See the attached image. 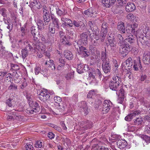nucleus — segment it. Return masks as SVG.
Returning <instances> with one entry per match:
<instances>
[{"instance_id":"obj_1","label":"nucleus","mask_w":150,"mask_h":150,"mask_svg":"<svg viewBox=\"0 0 150 150\" xmlns=\"http://www.w3.org/2000/svg\"><path fill=\"white\" fill-rule=\"evenodd\" d=\"M107 56L106 50L105 47V51L101 52V59L102 62V69L105 73L110 72L111 67L110 61Z\"/></svg>"},{"instance_id":"obj_2","label":"nucleus","mask_w":150,"mask_h":150,"mask_svg":"<svg viewBox=\"0 0 150 150\" xmlns=\"http://www.w3.org/2000/svg\"><path fill=\"white\" fill-rule=\"evenodd\" d=\"M119 48V55L122 58L126 57L128 52L132 51L133 47L131 45L125 43V45L120 46Z\"/></svg>"},{"instance_id":"obj_3","label":"nucleus","mask_w":150,"mask_h":150,"mask_svg":"<svg viewBox=\"0 0 150 150\" xmlns=\"http://www.w3.org/2000/svg\"><path fill=\"white\" fill-rule=\"evenodd\" d=\"M88 32H90L88 30L87 32H83L80 35V38L78 41H75L74 43L77 45H86L88 43Z\"/></svg>"},{"instance_id":"obj_4","label":"nucleus","mask_w":150,"mask_h":150,"mask_svg":"<svg viewBox=\"0 0 150 150\" xmlns=\"http://www.w3.org/2000/svg\"><path fill=\"white\" fill-rule=\"evenodd\" d=\"M75 48L77 49V51L79 54L82 55L84 57H86L90 55V53L88 50L82 45H77L74 43Z\"/></svg>"},{"instance_id":"obj_5","label":"nucleus","mask_w":150,"mask_h":150,"mask_svg":"<svg viewBox=\"0 0 150 150\" xmlns=\"http://www.w3.org/2000/svg\"><path fill=\"white\" fill-rule=\"evenodd\" d=\"M101 21V20L99 19H97L92 21H89L88 22V25L90 27L91 29L93 32V34L99 33V29L97 25L98 23Z\"/></svg>"},{"instance_id":"obj_6","label":"nucleus","mask_w":150,"mask_h":150,"mask_svg":"<svg viewBox=\"0 0 150 150\" xmlns=\"http://www.w3.org/2000/svg\"><path fill=\"white\" fill-rule=\"evenodd\" d=\"M99 13L98 9L95 7H91L84 11V14L90 17H96Z\"/></svg>"},{"instance_id":"obj_7","label":"nucleus","mask_w":150,"mask_h":150,"mask_svg":"<svg viewBox=\"0 0 150 150\" xmlns=\"http://www.w3.org/2000/svg\"><path fill=\"white\" fill-rule=\"evenodd\" d=\"M143 33L145 34V35L144 36V35L141 36L137 39V41L138 43L140 42L142 45L144 44V43L146 42V41L147 40L148 36L147 35L148 34H147L148 33H149V27L147 26H145L144 29H143V30L142 31Z\"/></svg>"},{"instance_id":"obj_8","label":"nucleus","mask_w":150,"mask_h":150,"mask_svg":"<svg viewBox=\"0 0 150 150\" xmlns=\"http://www.w3.org/2000/svg\"><path fill=\"white\" fill-rule=\"evenodd\" d=\"M32 108L30 109L27 110L26 112L29 114H34V112L36 113L38 112L40 110V106L38 103L36 102H33L32 104L30 105Z\"/></svg>"},{"instance_id":"obj_9","label":"nucleus","mask_w":150,"mask_h":150,"mask_svg":"<svg viewBox=\"0 0 150 150\" xmlns=\"http://www.w3.org/2000/svg\"><path fill=\"white\" fill-rule=\"evenodd\" d=\"M112 103L110 101L105 100L102 107V112L103 114L107 113L112 107Z\"/></svg>"},{"instance_id":"obj_10","label":"nucleus","mask_w":150,"mask_h":150,"mask_svg":"<svg viewBox=\"0 0 150 150\" xmlns=\"http://www.w3.org/2000/svg\"><path fill=\"white\" fill-rule=\"evenodd\" d=\"M132 60L131 57L126 60L122 64V66L124 67V69L127 70H129L132 68Z\"/></svg>"},{"instance_id":"obj_11","label":"nucleus","mask_w":150,"mask_h":150,"mask_svg":"<svg viewBox=\"0 0 150 150\" xmlns=\"http://www.w3.org/2000/svg\"><path fill=\"white\" fill-rule=\"evenodd\" d=\"M38 98L39 99L43 102L47 101L50 99V96L46 92H44L43 91H41L38 95Z\"/></svg>"},{"instance_id":"obj_12","label":"nucleus","mask_w":150,"mask_h":150,"mask_svg":"<svg viewBox=\"0 0 150 150\" xmlns=\"http://www.w3.org/2000/svg\"><path fill=\"white\" fill-rule=\"evenodd\" d=\"M50 17L53 25L52 26L55 27V28L59 29L60 23L59 22V19L56 16H53L51 15Z\"/></svg>"},{"instance_id":"obj_13","label":"nucleus","mask_w":150,"mask_h":150,"mask_svg":"<svg viewBox=\"0 0 150 150\" xmlns=\"http://www.w3.org/2000/svg\"><path fill=\"white\" fill-rule=\"evenodd\" d=\"M33 36V39L32 42V45L33 47H34L35 48H36L38 50L40 49L42 50L41 47V45H42V44L41 43H40L39 39L35 37V36Z\"/></svg>"},{"instance_id":"obj_14","label":"nucleus","mask_w":150,"mask_h":150,"mask_svg":"<svg viewBox=\"0 0 150 150\" xmlns=\"http://www.w3.org/2000/svg\"><path fill=\"white\" fill-rule=\"evenodd\" d=\"M140 112L139 110L135 111L132 113H130L126 116L125 117V120L126 121H130L134 117H135L137 115L139 114Z\"/></svg>"},{"instance_id":"obj_15","label":"nucleus","mask_w":150,"mask_h":150,"mask_svg":"<svg viewBox=\"0 0 150 150\" xmlns=\"http://www.w3.org/2000/svg\"><path fill=\"white\" fill-rule=\"evenodd\" d=\"M88 66L82 63H80L77 65V71L79 74H81L84 71L87 70Z\"/></svg>"},{"instance_id":"obj_16","label":"nucleus","mask_w":150,"mask_h":150,"mask_svg":"<svg viewBox=\"0 0 150 150\" xmlns=\"http://www.w3.org/2000/svg\"><path fill=\"white\" fill-rule=\"evenodd\" d=\"M143 61L145 64H148L150 63V53L148 52H145L143 55Z\"/></svg>"},{"instance_id":"obj_17","label":"nucleus","mask_w":150,"mask_h":150,"mask_svg":"<svg viewBox=\"0 0 150 150\" xmlns=\"http://www.w3.org/2000/svg\"><path fill=\"white\" fill-rule=\"evenodd\" d=\"M136 8V7L134 4L131 2H129L127 3L125 9L127 12H130L134 11Z\"/></svg>"},{"instance_id":"obj_18","label":"nucleus","mask_w":150,"mask_h":150,"mask_svg":"<svg viewBox=\"0 0 150 150\" xmlns=\"http://www.w3.org/2000/svg\"><path fill=\"white\" fill-rule=\"evenodd\" d=\"M119 85L114 82L112 80L109 83V87L110 89L112 91H117L119 89Z\"/></svg>"},{"instance_id":"obj_19","label":"nucleus","mask_w":150,"mask_h":150,"mask_svg":"<svg viewBox=\"0 0 150 150\" xmlns=\"http://www.w3.org/2000/svg\"><path fill=\"white\" fill-rule=\"evenodd\" d=\"M117 29L121 32V33L125 34V29L124 23L122 21L118 23Z\"/></svg>"},{"instance_id":"obj_20","label":"nucleus","mask_w":150,"mask_h":150,"mask_svg":"<svg viewBox=\"0 0 150 150\" xmlns=\"http://www.w3.org/2000/svg\"><path fill=\"white\" fill-rule=\"evenodd\" d=\"M98 33H96V34H93V35L92 36L91 35V34H90L89 36L90 38L91 39H93V38H94L95 40L93 41V44L94 45L96 46H98L100 42H99L98 41L99 40V38L98 37Z\"/></svg>"},{"instance_id":"obj_21","label":"nucleus","mask_w":150,"mask_h":150,"mask_svg":"<svg viewBox=\"0 0 150 150\" xmlns=\"http://www.w3.org/2000/svg\"><path fill=\"white\" fill-rule=\"evenodd\" d=\"M63 54L64 57L68 60H72L73 58V55L72 52L68 50H65Z\"/></svg>"},{"instance_id":"obj_22","label":"nucleus","mask_w":150,"mask_h":150,"mask_svg":"<svg viewBox=\"0 0 150 150\" xmlns=\"http://www.w3.org/2000/svg\"><path fill=\"white\" fill-rule=\"evenodd\" d=\"M109 25L106 22H104L101 26V32L105 34H106L108 30Z\"/></svg>"},{"instance_id":"obj_23","label":"nucleus","mask_w":150,"mask_h":150,"mask_svg":"<svg viewBox=\"0 0 150 150\" xmlns=\"http://www.w3.org/2000/svg\"><path fill=\"white\" fill-rule=\"evenodd\" d=\"M9 114L12 115L13 117H16V120H20L22 119L21 115H19L17 112L15 110H11Z\"/></svg>"},{"instance_id":"obj_24","label":"nucleus","mask_w":150,"mask_h":150,"mask_svg":"<svg viewBox=\"0 0 150 150\" xmlns=\"http://www.w3.org/2000/svg\"><path fill=\"white\" fill-rule=\"evenodd\" d=\"M103 1H104V6L107 8L113 5L116 2V0H103Z\"/></svg>"},{"instance_id":"obj_25","label":"nucleus","mask_w":150,"mask_h":150,"mask_svg":"<svg viewBox=\"0 0 150 150\" xmlns=\"http://www.w3.org/2000/svg\"><path fill=\"white\" fill-rule=\"evenodd\" d=\"M61 20L62 21L67 24L70 28H72V21L70 19L66 18L65 17H62L61 18Z\"/></svg>"},{"instance_id":"obj_26","label":"nucleus","mask_w":150,"mask_h":150,"mask_svg":"<svg viewBox=\"0 0 150 150\" xmlns=\"http://www.w3.org/2000/svg\"><path fill=\"white\" fill-rule=\"evenodd\" d=\"M112 79L113 80L112 81L114 82L117 83L119 86L120 85V84L122 82V79L120 75L116 74L114 76L112 77Z\"/></svg>"},{"instance_id":"obj_27","label":"nucleus","mask_w":150,"mask_h":150,"mask_svg":"<svg viewBox=\"0 0 150 150\" xmlns=\"http://www.w3.org/2000/svg\"><path fill=\"white\" fill-rule=\"evenodd\" d=\"M39 30L35 26H33L31 27L30 29V31L33 36H35L36 34H38L39 35L38 37H40V35L38 33Z\"/></svg>"},{"instance_id":"obj_28","label":"nucleus","mask_w":150,"mask_h":150,"mask_svg":"<svg viewBox=\"0 0 150 150\" xmlns=\"http://www.w3.org/2000/svg\"><path fill=\"white\" fill-rule=\"evenodd\" d=\"M133 67L134 70L135 71L138 70L139 68H140V69L142 70V67L140 61L138 60L137 62L135 60H134Z\"/></svg>"},{"instance_id":"obj_29","label":"nucleus","mask_w":150,"mask_h":150,"mask_svg":"<svg viewBox=\"0 0 150 150\" xmlns=\"http://www.w3.org/2000/svg\"><path fill=\"white\" fill-rule=\"evenodd\" d=\"M118 144L119 146V149H122L125 147L127 145V143L126 141L123 140H118Z\"/></svg>"},{"instance_id":"obj_30","label":"nucleus","mask_w":150,"mask_h":150,"mask_svg":"<svg viewBox=\"0 0 150 150\" xmlns=\"http://www.w3.org/2000/svg\"><path fill=\"white\" fill-rule=\"evenodd\" d=\"M36 23L38 26V28L40 30H43L44 28V25H45L43 21L40 19L37 20Z\"/></svg>"},{"instance_id":"obj_31","label":"nucleus","mask_w":150,"mask_h":150,"mask_svg":"<svg viewBox=\"0 0 150 150\" xmlns=\"http://www.w3.org/2000/svg\"><path fill=\"white\" fill-rule=\"evenodd\" d=\"M59 35L61 43L62 42V41L67 39V37L65 35V33L63 30H61L59 32Z\"/></svg>"},{"instance_id":"obj_32","label":"nucleus","mask_w":150,"mask_h":150,"mask_svg":"<svg viewBox=\"0 0 150 150\" xmlns=\"http://www.w3.org/2000/svg\"><path fill=\"white\" fill-rule=\"evenodd\" d=\"M6 104L9 107H11L15 106L16 105V102L13 99L9 98L6 100Z\"/></svg>"},{"instance_id":"obj_33","label":"nucleus","mask_w":150,"mask_h":150,"mask_svg":"<svg viewBox=\"0 0 150 150\" xmlns=\"http://www.w3.org/2000/svg\"><path fill=\"white\" fill-rule=\"evenodd\" d=\"M117 39L118 41V43L120 46L124 45L125 43V40H124V38L121 34H118L117 35Z\"/></svg>"},{"instance_id":"obj_34","label":"nucleus","mask_w":150,"mask_h":150,"mask_svg":"<svg viewBox=\"0 0 150 150\" xmlns=\"http://www.w3.org/2000/svg\"><path fill=\"white\" fill-rule=\"evenodd\" d=\"M142 118L141 117H137L134 120V125H141L143 122Z\"/></svg>"},{"instance_id":"obj_35","label":"nucleus","mask_w":150,"mask_h":150,"mask_svg":"<svg viewBox=\"0 0 150 150\" xmlns=\"http://www.w3.org/2000/svg\"><path fill=\"white\" fill-rule=\"evenodd\" d=\"M133 29V28H132V27L130 25H129L126 28L125 33V34H126L127 35H129L131 33H134Z\"/></svg>"},{"instance_id":"obj_36","label":"nucleus","mask_w":150,"mask_h":150,"mask_svg":"<svg viewBox=\"0 0 150 150\" xmlns=\"http://www.w3.org/2000/svg\"><path fill=\"white\" fill-rule=\"evenodd\" d=\"M59 29H57L55 28L52 26L51 27H49V30L50 36H54L55 31H58Z\"/></svg>"},{"instance_id":"obj_37","label":"nucleus","mask_w":150,"mask_h":150,"mask_svg":"<svg viewBox=\"0 0 150 150\" xmlns=\"http://www.w3.org/2000/svg\"><path fill=\"white\" fill-rule=\"evenodd\" d=\"M28 54V50L23 48L21 50V55L23 59H25Z\"/></svg>"},{"instance_id":"obj_38","label":"nucleus","mask_w":150,"mask_h":150,"mask_svg":"<svg viewBox=\"0 0 150 150\" xmlns=\"http://www.w3.org/2000/svg\"><path fill=\"white\" fill-rule=\"evenodd\" d=\"M102 104V102L101 100H97L95 101V103L93 104L94 107L96 109L100 108V105Z\"/></svg>"},{"instance_id":"obj_39","label":"nucleus","mask_w":150,"mask_h":150,"mask_svg":"<svg viewBox=\"0 0 150 150\" xmlns=\"http://www.w3.org/2000/svg\"><path fill=\"white\" fill-rule=\"evenodd\" d=\"M135 41V39L133 38V36L132 37H129L125 39V40L124 45L125 43L128 44L127 42L129 43L130 44L133 43Z\"/></svg>"},{"instance_id":"obj_40","label":"nucleus","mask_w":150,"mask_h":150,"mask_svg":"<svg viewBox=\"0 0 150 150\" xmlns=\"http://www.w3.org/2000/svg\"><path fill=\"white\" fill-rule=\"evenodd\" d=\"M94 150H109V149L105 146L95 145L94 148Z\"/></svg>"},{"instance_id":"obj_41","label":"nucleus","mask_w":150,"mask_h":150,"mask_svg":"<svg viewBox=\"0 0 150 150\" xmlns=\"http://www.w3.org/2000/svg\"><path fill=\"white\" fill-rule=\"evenodd\" d=\"M106 35V34H105L101 32L100 35L99 34V33L98 34V38H99V42H103L104 41V39L105 38Z\"/></svg>"},{"instance_id":"obj_42","label":"nucleus","mask_w":150,"mask_h":150,"mask_svg":"<svg viewBox=\"0 0 150 150\" xmlns=\"http://www.w3.org/2000/svg\"><path fill=\"white\" fill-rule=\"evenodd\" d=\"M44 22L45 25H47L50 21L51 19L50 15L48 16H43Z\"/></svg>"},{"instance_id":"obj_43","label":"nucleus","mask_w":150,"mask_h":150,"mask_svg":"<svg viewBox=\"0 0 150 150\" xmlns=\"http://www.w3.org/2000/svg\"><path fill=\"white\" fill-rule=\"evenodd\" d=\"M82 21H77L76 20L73 21L72 22V27L73 26V25L76 27H79L80 26H81V25L82 23Z\"/></svg>"},{"instance_id":"obj_44","label":"nucleus","mask_w":150,"mask_h":150,"mask_svg":"<svg viewBox=\"0 0 150 150\" xmlns=\"http://www.w3.org/2000/svg\"><path fill=\"white\" fill-rule=\"evenodd\" d=\"M119 96L120 97L122 100H123L126 97V94L124 89L122 88H120L119 90Z\"/></svg>"},{"instance_id":"obj_45","label":"nucleus","mask_w":150,"mask_h":150,"mask_svg":"<svg viewBox=\"0 0 150 150\" xmlns=\"http://www.w3.org/2000/svg\"><path fill=\"white\" fill-rule=\"evenodd\" d=\"M95 71L96 74V76L98 77L100 80L103 79L104 76L102 74L100 70L98 69H97Z\"/></svg>"},{"instance_id":"obj_46","label":"nucleus","mask_w":150,"mask_h":150,"mask_svg":"<svg viewBox=\"0 0 150 150\" xmlns=\"http://www.w3.org/2000/svg\"><path fill=\"white\" fill-rule=\"evenodd\" d=\"M74 71H72L65 75V78L67 80H70L74 77Z\"/></svg>"},{"instance_id":"obj_47","label":"nucleus","mask_w":150,"mask_h":150,"mask_svg":"<svg viewBox=\"0 0 150 150\" xmlns=\"http://www.w3.org/2000/svg\"><path fill=\"white\" fill-rule=\"evenodd\" d=\"M43 16H48L50 15L49 11L47 10V8L45 6H42Z\"/></svg>"},{"instance_id":"obj_48","label":"nucleus","mask_w":150,"mask_h":150,"mask_svg":"<svg viewBox=\"0 0 150 150\" xmlns=\"http://www.w3.org/2000/svg\"><path fill=\"white\" fill-rule=\"evenodd\" d=\"M24 48L27 50H28V51H32L34 50H35L36 49L37 50V49L36 48H35L34 47H33V46H31L29 44H28L26 45Z\"/></svg>"},{"instance_id":"obj_49","label":"nucleus","mask_w":150,"mask_h":150,"mask_svg":"<svg viewBox=\"0 0 150 150\" xmlns=\"http://www.w3.org/2000/svg\"><path fill=\"white\" fill-rule=\"evenodd\" d=\"M56 9L57 14L59 16H61L64 15H65V11L64 9L61 10L59 8H56Z\"/></svg>"},{"instance_id":"obj_50","label":"nucleus","mask_w":150,"mask_h":150,"mask_svg":"<svg viewBox=\"0 0 150 150\" xmlns=\"http://www.w3.org/2000/svg\"><path fill=\"white\" fill-rule=\"evenodd\" d=\"M116 5L117 6H123L127 3L126 0H116Z\"/></svg>"},{"instance_id":"obj_51","label":"nucleus","mask_w":150,"mask_h":150,"mask_svg":"<svg viewBox=\"0 0 150 150\" xmlns=\"http://www.w3.org/2000/svg\"><path fill=\"white\" fill-rule=\"evenodd\" d=\"M8 89L16 91L17 89V86L12 83L8 87Z\"/></svg>"},{"instance_id":"obj_52","label":"nucleus","mask_w":150,"mask_h":150,"mask_svg":"<svg viewBox=\"0 0 150 150\" xmlns=\"http://www.w3.org/2000/svg\"><path fill=\"white\" fill-rule=\"evenodd\" d=\"M49 67L51 68L52 70H54L55 69V64H54V61L51 60H49Z\"/></svg>"},{"instance_id":"obj_53","label":"nucleus","mask_w":150,"mask_h":150,"mask_svg":"<svg viewBox=\"0 0 150 150\" xmlns=\"http://www.w3.org/2000/svg\"><path fill=\"white\" fill-rule=\"evenodd\" d=\"M100 54H98L97 58L96 59V63L98 66H100L101 64V61Z\"/></svg>"},{"instance_id":"obj_54","label":"nucleus","mask_w":150,"mask_h":150,"mask_svg":"<svg viewBox=\"0 0 150 150\" xmlns=\"http://www.w3.org/2000/svg\"><path fill=\"white\" fill-rule=\"evenodd\" d=\"M109 44L112 48L115 47L116 46V42L115 40L108 41Z\"/></svg>"},{"instance_id":"obj_55","label":"nucleus","mask_w":150,"mask_h":150,"mask_svg":"<svg viewBox=\"0 0 150 150\" xmlns=\"http://www.w3.org/2000/svg\"><path fill=\"white\" fill-rule=\"evenodd\" d=\"M55 37V36L54 35L52 36H51L50 38H48V43H49V44L51 45L54 43Z\"/></svg>"},{"instance_id":"obj_56","label":"nucleus","mask_w":150,"mask_h":150,"mask_svg":"<svg viewBox=\"0 0 150 150\" xmlns=\"http://www.w3.org/2000/svg\"><path fill=\"white\" fill-rule=\"evenodd\" d=\"M20 68L19 67L17 64H12L11 65V69L13 71H17Z\"/></svg>"},{"instance_id":"obj_57","label":"nucleus","mask_w":150,"mask_h":150,"mask_svg":"<svg viewBox=\"0 0 150 150\" xmlns=\"http://www.w3.org/2000/svg\"><path fill=\"white\" fill-rule=\"evenodd\" d=\"M85 126V128L91 129L93 127L92 122L91 121H87L86 122Z\"/></svg>"},{"instance_id":"obj_58","label":"nucleus","mask_w":150,"mask_h":150,"mask_svg":"<svg viewBox=\"0 0 150 150\" xmlns=\"http://www.w3.org/2000/svg\"><path fill=\"white\" fill-rule=\"evenodd\" d=\"M108 35V41L115 40V35L114 34L112 33H110V34H109Z\"/></svg>"},{"instance_id":"obj_59","label":"nucleus","mask_w":150,"mask_h":150,"mask_svg":"<svg viewBox=\"0 0 150 150\" xmlns=\"http://www.w3.org/2000/svg\"><path fill=\"white\" fill-rule=\"evenodd\" d=\"M35 146L36 148H41L42 146V143L40 141L36 142Z\"/></svg>"},{"instance_id":"obj_60","label":"nucleus","mask_w":150,"mask_h":150,"mask_svg":"<svg viewBox=\"0 0 150 150\" xmlns=\"http://www.w3.org/2000/svg\"><path fill=\"white\" fill-rule=\"evenodd\" d=\"M95 96V93L94 91H90L87 95V97L88 98H93Z\"/></svg>"},{"instance_id":"obj_61","label":"nucleus","mask_w":150,"mask_h":150,"mask_svg":"<svg viewBox=\"0 0 150 150\" xmlns=\"http://www.w3.org/2000/svg\"><path fill=\"white\" fill-rule=\"evenodd\" d=\"M80 104L81 105H79V106H80V108L82 109L88 107L86 102L85 101H81L80 103Z\"/></svg>"},{"instance_id":"obj_62","label":"nucleus","mask_w":150,"mask_h":150,"mask_svg":"<svg viewBox=\"0 0 150 150\" xmlns=\"http://www.w3.org/2000/svg\"><path fill=\"white\" fill-rule=\"evenodd\" d=\"M66 108V105L65 104H63L62 103L59 104L58 108L61 109L62 111H64Z\"/></svg>"},{"instance_id":"obj_63","label":"nucleus","mask_w":150,"mask_h":150,"mask_svg":"<svg viewBox=\"0 0 150 150\" xmlns=\"http://www.w3.org/2000/svg\"><path fill=\"white\" fill-rule=\"evenodd\" d=\"M26 150H34L32 145L29 144H27L25 146Z\"/></svg>"},{"instance_id":"obj_64","label":"nucleus","mask_w":150,"mask_h":150,"mask_svg":"<svg viewBox=\"0 0 150 150\" xmlns=\"http://www.w3.org/2000/svg\"><path fill=\"white\" fill-rule=\"evenodd\" d=\"M145 132L148 134H150V125H146L145 128Z\"/></svg>"}]
</instances>
